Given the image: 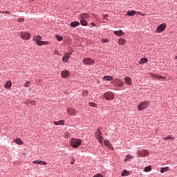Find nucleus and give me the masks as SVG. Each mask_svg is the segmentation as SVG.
I'll use <instances>...</instances> for the list:
<instances>
[{
	"instance_id": "nucleus-1",
	"label": "nucleus",
	"mask_w": 177,
	"mask_h": 177,
	"mask_svg": "<svg viewBox=\"0 0 177 177\" xmlns=\"http://www.w3.org/2000/svg\"><path fill=\"white\" fill-rule=\"evenodd\" d=\"M82 140L77 138H71V146L74 149H77L81 145Z\"/></svg>"
},
{
	"instance_id": "nucleus-2",
	"label": "nucleus",
	"mask_w": 177,
	"mask_h": 177,
	"mask_svg": "<svg viewBox=\"0 0 177 177\" xmlns=\"http://www.w3.org/2000/svg\"><path fill=\"white\" fill-rule=\"evenodd\" d=\"M104 98L106 100H113L115 98V94L111 91L106 92L104 93Z\"/></svg>"
},
{
	"instance_id": "nucleus-3",
	"label": "nucleus",
	"mask_w": 177,
	"mask_h": 177,
	"mask_svg": "<svg viewBox=\"0 0 177 177\" xmlns=\"http://www.w3.org/2000/svg\"><path fill=\"white\" fill-rule=\"evenodd\" d=\"M95 137H96V140H98L99 143L102 145L103 144V137L102 136V131L100 130V129H97V130L96 131Z\"/></svg>"
},
{
	"instance_id": "nucleus-4",
	"label": "nucleus",
	"mask_w": 177,
	"mask_h": 177,
	"mask_svg": "<svg viewBox=\"0 0 177 177\" xmlns=\"http://www.w3.org/2000/svg\"><path fill=\"white\" fill-rule=\"evenodd\" d=\"M149 155V152H148L147 150L142 149L138 151V156L140 158H145L146 156H148Z\"/></svg>"
},
{
	"instance_id": "nucleus-5",
	"label": "nucleus",
	"mask_w": 177,
	"mask_h": 177,
	"mask_svg": "<svg viewBox=\"0 0 177 177\" xmlns=\"http://www.w3.org/2000/svg\"><path fill=\"white\" fill-rule=\"evenodd\" d=\"M20 37L24 40H28L30 39V32H20Z\"/></svg>"
},
{
	"instance_id": "nucleus-6",
	"label": "nucleus",
	"mask_w": 177,
	"mask_h": 177,
	"mask_svg": "<svg viewBox=\"0 0 177 177\" xmlns=\"http://www.w3.org/2000/svg\"><path fill=\"white\" fill-rule=\"evenodd\" d=\"M166 28H167V24L165 23H163L162 24L159 25L158 28H156V32L160 33L162 31H164Z\"/></svg>"
},
{
	"instance_id": "nucleus-7",
	"label": "nucleus",
	"mask_w": 177,
	"mask_h": 177,
	"mask_svg": "<svg viewBox=\"0 0 177 177\" xmlns=\"http://www.w3.org/2000/svg\"><path fill=\"white\" fill-rule=\"evenodd\" d=\"M83 64L85 65H93L95 64V61L91 58H85L83 59Z\"/></svg>"
},
{
	"instance_id": "nucleus-8",
	"label": "nucleus",
	"mask_w": 177,
	"mask_h": 177,
	"mask_svg": "<svg viewBox=\"0 0 177 177\" xmlns=\"http://www.w3.org/2000/svg\"><path fill=\"white\" fill-rule=\"evenodd\" d=\"M66 112H68L69 116H75L77 113V111L73 108H68L66 109Z\"/></svg>"
},
{
	"instance_id": "nucleus-9",
	"label": "nucleus",
	"mask_w": 177,
	"mask_h": 177,
	"mask_svg": "<svg viewBox=\"0 0 177 177\" xmlns=\"http://www.w3.org/2000/svg\"><path fill=\"white\" fill-rule=\"evenodd\" d=\"M149 105V103L147 102H143L140 104L138 106V111H142L143 109H145L147 106Z\"/></svg>"
},
{
	"instance_id": "nucleus-10",
	"label": "nucleus",
	"mask_w": 177,
	"mask_h": 177,
	"mask_svg": "<svg viewBox=\"0 0 177 177\" xmlns=\"http://www.w3.org/2000/svg\"><path fill=\"white\" fill-rule=\"evenodd\" d=\"M72 55V53H66L65 55H64L62 61L63 62L67 63L68 62V59H70L71 55Z\"/></svg>"
},
{
	"instance_id": "nucleus-11",
	"label": "nucleus",
	"mask_w": 177,
	"mask_h": 177,
	"mask_svg": "<svg viewBox=\"0 0 177 177\" xmlns=\"http://www.w3.org/2000/svg\"><path fill=\"white\" fill-rule=\"evenodd\" d=\"M104 145H105L106 147L110 149L111 150H114V148L112 147L111 142L107 140H104L103 141Z\"/></svg>"
},
{
	"instance_id": "nucleus-12",
	"label": "nucleus",
	"mask_w": 177,
	"mask_h": 177,
	"mask_svg": "<svg viewBox=\"0 0 177 177\" xmlns=\"http://www.w3.org/2000/svg\"><path fill=\"white\" fill-rule=\"evenodd\" d=\"M69 75H70V73H69V71L68 70H64L61 73V76L63 78H67Z\"/></svg>"
},
{
	"instance_id": "nucleus-13",
	"label": "nucleus",
	"mask_w": 177,
	"mask_h": 177,
	"mask_svg": "<svg viewBox=\"0 0 177 177\" xmlns=\"http://www.w3.org/2000/svg\"><path fill=\"white\" fill-rule=\"evenodd\" d=\"M32 163L39 165H47V162L42 160H35L32 162Z\"/></svg>"
},
{
	"instance_id": "nucleus-14",
	"label": "nucleus",
	"mask_w": 177,
	"mask_h": 177,
	"mask_svg": "<svg viewBox=\"0 0 177 177\" xmlns=\"http://www.w3.org/2000/svg\"><path fill=\"white\" fill-rule=\"evenodd\" d=\"M115 82L118 83L119 87H123L124 86V82H123L122 80L115 79Z\"/></svg>"
},
{
	"instance_id": "nucleus-15",
	"label": "nucleus",
	"mask_w": 177,
	"mask_h": 177,
	"mask_svg": "<svg viewBox=\"0 0 177 177\" xmlns=\"http://www.w3.org/2000/svg\"><path fill=\"white\" fill-rule=\"evenodd\" d=\"M125 81V84L127 85H131L132 84V80H131V78L129 77H125L124 79Z\"/></svg>"
},
{
	"instance_id": "nucleus-16",
	"label": "nucleus",
	"mask_w": 177,
	"mask_h": 177,
	"mask_svg": "<svg viewBox=\"0 0 177 177\" xmlns=\"http://www.w3.org/2000/svg\"><path fill=\"white\" fill-rule=\"evenodd\" d=\"M151 75L153 78H156V79H158V80H160V79L165 80V79H167V77H162V76H160V75H156V74H154V73H152Z\"/></svg>"
},
{
	"instance_id": "nucleus-17",
	"label": "nucleus",
	"mask_w": 177,
	"mask_h": 177,
	"mask_svg": "<svg viewBox=\"0 0 177 177\" xmlns=\"http://www.w3.org/2000/svg\"><path fill=\"white\" fill-rule=\"evenodd\" d=\"M38 46H42L43 45H48V42L47 41H41L39 42H36Z\"/></svg>"
},
{
	"instance_id": "nucleus-18",
	"label": "nucleus",
	"mask_w": 177,
	"mask_h": 177,
	"mask_svg": "<svg viewBox=\"0 0 177 177\" xmlns=\"http://www.w3.org/2000/svg\"><path fill=\"white\" fill-rule=\"evenodd\" d=\"M72 28H75L80 26V22L78 21H73L71 23V24L69 25Z\"/></svg>"
},
{
	"instance_id": "nucleus-19",
	"label": "nucleus",
	"mask_w": 177,
	"mask_h": 177,
	"mask_svg": "<svg viewBox=\"0 0 177 177\" xmlns=\"http://www.w3.org/2000/svg\"><path fill=\"white\" fill-rule=\"evenodd\" d=\"M147 62H148L147 58L143 57L140 59L139 62V64L142 65V64H147Z\"/></svg>"
},
{
	"instance_id": "nucleus-20",
	"label": "nucleus",
	"mask_w": 177,
	"mask_h": 177,
	"mask_svg": "<svg viewBox=\"0 0 177 177\" xmlns=\"http://www.w3.org/2000/svg\"><path fill=\"white\" fill-rule=\"evenodd\" d=\"M12 87V82L10 80L6 82V85H4V88L6 89H9Z\"/></svg>"
},
{
	"instance_id": "nucleus-21",
	"label": "nucleus",
	"mask_w": 177,
	"mask_h": 177,
	"mask_svg": "<svg viewBox=\"0 0 177 177\" xmlns=\"http://www.w3.org/2000/svg\"><path fill=\"white\" fill-rule=\"evenodd\" d=\"M128 176H129V171L128 170H123V171L121 172V176L127 177Z\"/></svg>"
},
{
	"instance_id": "nucleus-22",
	"label": "nucleus",
	"mask_w": 177,
	"mask_h": 177,
	"mask_svg": "<svg viewBox=\"0 0 177 177\" xmlns=\"http://www.w3.org/2000/svg\"><path fill=\"white\" fill-rule=\"evenodd\" d=\"M168 171H169V167H168L160 168V173L161 174H163L165 172H167Z\"/></svg>"
},
{
	"instance_id": "nucleus-23",
	"label": "nucleus",
	"mask_w": 177,
	"mask_h": 177,
	"mask_svg": "<svg viewBox=\"0 0 177 177\" xmlns=\"http://www.w3.org/2000/svg\"><path fill=\"white\" fill-rule=\"evenodd\" d=\"M136 14H137V12H136L135 10H130L127 12V15L130 17L134 16Z\"/></svg>"
},
{
	"instance_id": "nucleus-24",
	"label": "nucleus",
	"mask_w": 177,
	"mask_h": 177,
	"mask_svg": "<svg viewBox=\"0 0 177 177\" xmlns=\"http://www.w3.org/2000/svg\"><path fill=\"white\" fill-rule=\"evenodd\" d=\"M125 42H126L125 39L120 38V39H118V44L119 45L123 46V45L125 44Z\"/></svg>"
},
{
	"instance_id": "nucleus-25",
	"label": "nucleus",
	"mask_w": 177,
	"mask_h": 177,
	"mask_svg": "<svg viewBox=\"0 0 177 177\" xmlns=\"http://www.w3.org/2000/svg\"><path fill=\"white\" fill-rule=\"evenodd\" d=\"M103 80L112 81L113 80V77L112 76H109V75L104 76L103 77Z\"/></svg>"
},
{
	"instance_id": "nucleus-26",
	"label": "nucleus",
	"mask_w": 177,
	"mask_h": 177,
	"mask_svg": "<svg viewBox=\"0 0 177 177\" xmlns=\"http://www.w3.org/2000/svg\"><path fill=\"white\" fill-rule=\"evenodd\" d=\"M54 125H63L64 124V120H59L58 122H53Z\"/></svg>"
},
{
	"instance_id": "nucleus-27",
	"label": "nucleus",
	"mask_w": 177,
	"mask_h": 177,
	"mask_svg": "<svg viewBox=\"0 0 177 177\" xmlns=\"http://www.w3.org/2000/svg\"><path fill=\"white\" fill-rule=\"evenodd\" d=\"M14 142H15V143L18 144L19 145H23V141L20 138H16L15 140H14Z\"/></svg>"
},
{
	"instance_id": "nucleus-28",
	"label": "nucleus",
	"mask_w": 177,
	"mask_h": 177,
	"mask_svg": "<svg viewBox=\"0 0 177 177\" xmlns=\"http://www.w3.org/2000/svg\"><path fill=\"white\" fill-rule=\"evenodd\" d=\"M42 39V37L40 36H35L33 38V41H35L36 42H41V40Z\"/></svg>"
},
{
	"instance_id": "nucleus-29",
	"label": "nucleus",
	"mask_w": 177,
	"mask_h": 177,
	"mask_svg": "<svg viewBox=\"0 0 177 177\" xmlns=\"http://www.w3.org/2000/svg\"><path fill=\"white\" fill-rule=\"evenodd\" d=\"M114 33H115V35H117V36H118V37H120V36L122 35L123 32H122V30H120L119 31H117V30L115 31Z\"/></svg>"
},
{
	"instance_id": "nucleus-30",
	"label": "nucleus",
	"mask_w": 177,
	"mask_h": 177,
	"mask_svg": "<svg viewBox=\"0 0 177 177\" xmlns=\"http://www.w3.org/2000/svg\"><path fill=\"white\" fill-rule=\"evenodd\" d=\"M133 156L131 155H127L126 156L125 160H124V162L130 161V160L133 159Z\"/></svg>"
},
{
	"instance_id": "nucleus-31",
	"label": "nucleus",
	"mask_w": 177,
	"mask_h": 177,
	"mask_svg": "<svg viewBox=\"0 0 177 177\" xmlns=\"http://www.w3.org/2000/svg\"><path fill=\"white\" fill-rule=\"evenodd\" d=\"M88 17H89V15H88V14H81L80 15L81 19H88Z\"/></svg>"
},
{
	"instance_id": "nucleus-32",
	"label": "nucleus",
	"mask_w": 177,
	"mask_h": 177,
	"mask_svg": "<svg viewBox=\"0 0 177 177\" xmlns=\"http://www.w3.org/2000/svg\"><path fill=\"white\" fill-rule=\"evenodd\" d=\"M163 140H165V141H167V140H174V137H173L172 136H168L163 138Z\"/></svg>"
},
{
	"instance_id": "nucleus-33",
	"label": "nucleus",
	"mask_w": 177,
	"mask_h": 177,
	"mask_svg": "<svg viewBox=\"0 0 177 177\" xmlns=\"http://www.w3.org/2000/svg\"><path fill=\"white\" fill-rule=\"evenodd\" d=\"M80 24H81L82 26H87V21H86L84 19H82L80 21Z\"/></svg>"
},
{
	"instance_id": "nucleus-34",
	"label": "nucleus",
	"mask_w": 177,
	"mask_h": 177,
	"mask_svg": "<svg viewBox=\"0 0 177 177\" xmlns=\"http://www.w3.org/2000/svg\"><path fill=\"white\" fill-rule=\"evenodd\" d=\"M55 39H57L58 41H61L63 40V37L61 35H55Z\"/></svg>"
},
{
	"instance_id": "nucleus-35",
	"label": "nucleus",
	"mask_w": 177,
	"mask_h": 177,
	"mask_svg": "<svg viewBox=\"0 0 177 177\" xmlns=\"http://www.w3.org/2000/svg\"><path fill=\"white\" fill-rule=\"evenodd\" d=\"M151 171V167L149 166L144 169V172H149Z\"/></svg>"
},
{
	"instance_id": "nucleus-36",
	"label": "nucleus",
	"mask_w": 177,
	"mask_h": 177,
	"mask_svg": "<svg viewBox=\"0 0 177 177\" xmlns=\"http://www.w3.org/2000/svg\"><path fill=\"white\" fill-rule=\"evenodd\" d=\"M89 94V92L87 91H84L83 92H82V96L83 97H86Z\"/></svg>"
},
{
	"instance_id": "nucleus-37",
	"label": "nucleus",
	"mask_w": 177,
	"mask_h": 177,
	"mask_svg": "<svg viewBox=\"0 0 177 177\" xmlns=\"http://www.w3.org/2000/svg\"><path fill=\"white\" fill-rule=\"evenodd\" d=\"M88 106H90L91 107H97V104H95L93 102L88 103Z\"/></svg>"
},
{
	"instance_id": "nucleus-38",
	"label": "nucleus",
	"mask_w": 177,
	"mask_h": 177,
	"mask_svg": "<svg viewBox=\"0 0 177 177\" xmlns=\"http://www.w3.org/2000/svg\"><path fill=\"white\" fill-rule=\"evenodd\" d=\"M30 81H28V82H26V83H25V87L26 88H28V87H30Z\"/></svg>"
},
{
	"instance_id": "nucleus-39",
	"label": "nucleus",
	"mask_w": 177,
	"mask_h": 177,
	"mask_svg": "<svg viewBox=\"0 0 177 177\" xmlns=\"http://www.w3.org/2000/svg\"><path fill=\"white\" fill-rule=\"evenodd\" d=\"M18 21L19 23H23L24 21H25V19L24 18H20V19H18Z\"/></svg>"
},
{
	"instance_id": "nucleus-40",
	"label": "nucleus",
	"mask_w": 177,
	"mask_h": 177,
	"mask_svg": "<svg viewBox=\"0 0 177 177\" xmlns=\"http://www.w3.org/2000/svg\"><path fill=\"white\" fill-rule=\"evenodd\" d=\"M102 42L107 43V42H109V40L108 39H102Z\"/></svg>"
},
{
	"instance_id": "nucleus-41",
	"label": "nucleus",
	"mask_w": 177,
	"mask_h": 177,
	"mask_svg": "<svg viewBox=\"0 0 177 177\" xmlns=\"http://www.w3.org/2000/svg\"><path fill=\"white\" fill-rule=\"evenodd\" d=\"M93 177H103L102 174H95Z\"/></svg>"
},
{
	"instance_id": "nucleus-42",
	"label": "nucleus",
	"mask_w": 177,
	"mask_h": 177,
	"mask_svg": "<svg viewBox=\"0 0 177 177\" xmlns=\"http://www.w3.org/2000/svg\"><path fill=\"white\" fill-rule=\"evenodd\" d=\"M107 17H108V15H102V18H103L104 19H106Z\"/></svg>"
},
{
	"instance_id": "nucleus-43",
	"label": "nucleus",
	"mask_w": 177,
	"mask_h": 177,
	"mask_svg": "<svg viewBox=\"0 0 177 177\" xmlns=\"http://www.w3.org/2000/svg\"><path fill=\"white\" fill-rule=\"evenodd\" d=\"M30 104H31V105H32V106H36V102H35V101H31Z\"/></svg>"
},
{
	"instance_id": "nucleus-44",
	"label": "nucleus",
	"mask_w": 177,
	"mask_h": 177,
	"mask_svg": "<svg viewBox=\"0 0 177 177\" xmlns=\"http://www.w3.org/2000/svg\"><path fill=\"white\" fill-rule=\"evenodd\" d=\"M25 104H26V105H30L31 104V101H26Z\"/></svg>"
},
{
	"instance_id": "nucleus-45",
	"label": "nucleus",
	"mask_w": 177,
	"mask_h": 177,
	"mask_svg": "<svg viewBox=\"0 0 177 177\" xmlns=\"http://www.w3.org/2000/svg\"><path fill=\"white\" fill-rule=\"evenodd\" d=\"M91 26H93V27L97 26V25H95V23H91Z\"/></svg>"
},
{
	"instance_id": "nucleus-46",
	"label": "nucleus",
	"mask_w": 177,
	"mask_h": 177,
	"mask_svg": "<svg viewBox=\"0 0 177 177\" xmlns=\"http://www.w3.org/2000/svg\"><path fill=\"white\" fill-rule=\"evenodd\" d=\"M4 13H6V15H10V11H6V12H4Z\"/></svg>"
},
{
	"instance_id": "nucleus-47",
	"label": "nucleus",
	"mask_w": 177,
	"mask_h": 177,
	"mask_svg": "<svg viewBox=\"0 0 177 177\" xmlns=\"http://www.w3.org/2000/svg\"><path fill=\"white\" fill-rule=\"evenodd\" d=\"M73 163H75V159L73 158V161L71 162V164L73 165Z\"/></svg>"
},
{
	"instance_id": "nucleus-48",
	"label": "nucleus",
	"mask_w": 177,
	"mask_h": 177,
	"mask_svg": "<svg viewBox=\"0 0 177 177\" xmlns=\"http://www.w3.org/2000/svg\"><path fill=\"white\" fill-rule=\"evenodd\" d=\"M136 15H142V12H136Z\"/></svg>"
},
{
	"instance_id": "nucleus-49",
	"label": "nucleus",
	"mask_w": 177,
	"mask_h": 177,
	"mask_svg": "<svg viewBox=\"0 0 177 177\" xmlns=\"http://www.w3.org/2000/svg\"><path fill=\"white\" fill-rule=\"evenodd\" d=\"M66 138H70V134H66Z\"/></svg>"
},
{
	"instance_id": "nucleus-50",
	"label": "nucleus",
	"mask_w": 177,
	"mask_h": 177,
	"mask_svg": "<svg viewBox=\"0 0 177 177\" xmlns=\"http://www.w3.org/2000/svg\"><path fill=\"white\" fill-rule=\"evenodd\" d=\"M0 13H5V12H3V11H0Z\"/></svg>"
},
{
	"instance_id": "nucleus-51",
	"label": "nucleus",
	"mask_w": 177,
	"mask_h": 177,
	"mask_svg": "<svg viewBox=\"0 0 177 177\" xmlns=\"http://www.w3.org/2000/svg\"><path fill=\"white\" fill-rule=\"evenodd\" d=\"M140 15L145 16V14H140Z\"/></svg>"
},
{
	"instance_id": "nucleus-52",
	"label": "nucleus",
	"mask_w": 177,
	"mask_h": 177,
	"mask_svg": "<svg viewBox=\"0 0 177 177\" xmlns=\"http://www.w3.org/2000/svg\"><path fill=\"white\" fill-rule=\"evenodd\" d=\"M175 59H177V56H176Z\"/></svg>"
}]
</instances>
